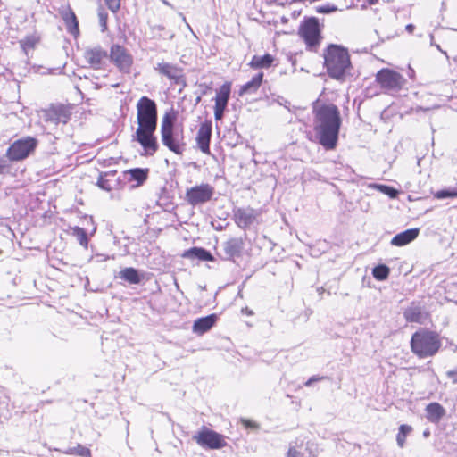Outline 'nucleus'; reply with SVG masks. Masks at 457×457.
I'll use <instances>...</instances> for the list:
<instances>
[{
    "instance_id": "nucleus-19",
    "label": "nucleus",
    "mask_w": 457,
    "mask_h": 457,
    "mask_svg": "<svg viewBox=\"0 0 457 457\" xmlns=\"http://www.w3.org/2000/svg\"><path fill=\"white\" fill-rule=\"evenodd\" d=\"M426 418L431 423H438L445 415V408L438 403H431L427 405Z\"/></svg>"
},
{
    "instance_id": "nucleus-14",
    "label": "nucleus",
    "mask_w": 457,
    "mask_h": 457,
    "mask_svg": "<svg viewBox=\"0 0 457 457\" xmlns=\"http://www.w3.org/2000/svg\"><path fill=\"white\" fill-rule=\"evenodd\" d=\"M260 215V210H255L251 207L237 208L234 210L235 222L242 228H245L253 225L254 222H258Z\"/></svg>"
},
{
    "instance_id": "nucleus-47",
    "label": "nucleus",
    "mask_w": 457,
    "mask_h": 457,
    "mask_svg": "<svg viewBox=\"0 0 457 457\" xmlns=\"http://www.w3.org/2000/svg\"><path fill=\"white\" fill-rule=\"evenodd\" d=\"M367 2L370 4H374L375 3H377V0H367Z\"/></svg>"
},
{
    "instance_id": "nucleus-39",
    "label": "nucleus",
    "mask_w": 457,
    "mask_h": 457,
    "mask_svg": "<svg viewBox=\"0 0 457 457\" xmlns=\"http://www.w3.org/2000/svg\"><path fill=\"white\" fill-rule=\"evenodd\" d=\"M303 454L295 448V446L290 445L287 451V457H301Z\"/></svg>"
},
{
    "instance_id": "nucleus-28",
    "label": "nucleus",
    "mask_w": 457,
    "mask_h": 457,
    "mask_svg": "<svg viewBox=\"0 0 457 457\" xmlns=\"http://www.w3.org/2000/svg\"><path fill=\"white\" fill-rule=\"evenodd\" d=\"M71 235L76 237L79 245L87 248L88 245V238L86 230L79 227H71Z\"/></svg>"
},
{
    "instance_id": "nucleus-37",
    "label": "nucleus",
    "mask_w": 457,
    "mask_h": 457,
    "mask_svg": "<svg viewBox=\"0 0 457 457\" xmlns=\"http://www.w3.org/2000/svg\"><path fill=\"white\" fill-rule=\"evenodd\" d=\"M337 8L335 5L326 4L317 8V12L320 13H330L337 11Z\"/></svg>"
},
{
    "instance_id": "nucleus-15",
    "label": "nucleus",
    "mask_w": 457,
    "mask_h": 457,
    "mask_svg": "<svg viewBox=\"0 0 457 457\" xmlns=\"http://www.w3.org/2000/svg\"><path fill=\"white\" fill-rule=\"evenodd\" d=\"M154 70L177 84L179 83L183 77V70L169 62H159L154 67Z\"/></svg>"
},
{
    "instance_id": "nucleus-9",
    "label": "nucleus",
    "mask_w": 457,
    "mask_h": 457,
    "mask_svg": "<svg viewBox=\"0 0 457 457\" xmlns=\"http://www.w3.org/2000/svg\"><path fill=\"white\" fill-rule=\"evenodd\" d=\"M110 59L120 71L129 73L133 64V57L124 46L120 45L112 46Z\"/></svg>"
},
{
    "instance_id": "nucleus-32",
    "label": "nucleus",
    "mask_w": 457,
    "mask_h": 457,
    "mask_svg": "<svg viewBox=\"0 0 457 457\" xmlns=\"http://www.w3.org/2000/svg\"><path fill=\"white\" fill-rule=\"evenodd\" d=\"M67 454H76L82 457H90L91 452L87 447L78 445L74 447L69 448L66 452Z\"/></svg>"
},
{
    "instance_id": "nucleus-43",
    "label": "nucleus",
    "mask_w": 457,
    "mask_h": 457,
    "mask_svg": "<svg viewBox=\"0 0 457 457\" xmlns=\"http://www.w3.org/2000/svg\"><path fill=\"white\" fill-rule=\"evenodd\" d=\"M320 379H322V378L313 376V377L310 378L305 382V386H311L314 382L319 381V380H320Z\"/></svg>"
},
{
    "instance_id": "nucleus-29",
    "label": "nucleus",
    "mask_w": 457,
    "mask_h": 457,
    "mask_svg": "<svg viewBox=\"0 0 457 457\" xmlns=\"http://www.w3.org/2000/svg\"><path fill=\"white\" fill-rule=\"evenodd\" d=\"M390 270L385 264H380L373 268L372 275L373 277L379 281H383L388 278Z\"/></svg>"
},
{
    "instance_id": "nucleus-33",
    "label": "nucleus",
    "mask_w": 457,
    "mask_h": 457,
    "mask_svg": "<svg viewBox=\"0 0 457 457\" xmlns=\"http://www.w3.org/2000/svg\"><path fill=\"white\" fill-rule=\"evenodd\" d=\"M129 174L131 175V178L139 184L143 183L147 178V170L140 168L130 170Z\"/></svg>"
},
{
    "instance_id": "nucleus-16",
    "label": "nucleus",
    "mask_w": 457,
    "mask_h": 457,
    "mask_svg": "<svg viewBox=\"0 0 457 457\" xmlns=\"http://www.w3.org/2000/svg\"><path fill=\"white\" fill-rule=\"evenodd\" d=\"M211 135V127L205 124L201 125L197 131L196 141L200 150L204 154L210 153Z\"/></svg>"
},
{
    "instance_id": "nucleus-30",
    "label": "nucleus",
    "mask_w": 457,
    "mask_h": 457,
    "mask_svg": "<svg viewBox=\"0 0 457 457\" xmlns=\"http://www.w3.org/2000/svg\"><path fill=\"white\" fill-rule=\"evenodd\" d=\"M411 431V427L408 425H401L396 435V442L399 447L403 448L405 444L407 435Z\"/></svg>"
},
{
    "instance_id": "nucleus-36",
    "label": "nucleus",
    "mask_w": 457,
    "mask_h": 457,
    "mask_svg": "<svg viewBox=\"0 0 457 457\" xmlns=\"http://www.w3.org/2000/svg\"><path fill=\"white\" fill-rule=\"evenodd\" d=\"M108 8L112 12H116L120 7V0H104Z\"/></svg>"
},
{
    "instance_id": "nucleus-50",
    "label": "nucleus",
    "mask_w": 457,
    "mask_h": 457,
    "mask_svg": "<svg viewBox=\"0 0 457 457\" xmlns=\"http://www.w3.org/2000/svg\"><path fill=\"white\" fill-rule=\"evenodd\" d=\"M428 435V432H424V436H427Z\"/></svg>"
},
{
    "instance_id": "nucleus-1",
    "label": "nucleus",
    "mask_w": 457,
    "mask_h": 457,
    "mask_svg": "<svg viewBox=\"0 0 457 457\" xmlns=\"http://www.w3.org/2000/svg\"><path fill=\"white\" fill-rule=\"evenodd\" d=\"M313 130L317 142L326 150H333L338 142L342 124L340 112L333 104H324L313 108Z\"/></svg>"
},
{
    "instance_id": "nucleus-44",
    "label": "nucleus",
    "mask_w": 457,
    "mask_h": 457,
    "mask_svg": "<svg viewBox=\"0 0 457 457\" xmlns=\"http://www.w3.org/2000/svg\"><path fill=\"white\" fill-rule=\"evenodd\" d=\"M242 312L246 315H253V311L248 309L247 307L242 309Z\"/></svg>"
},
{
    "instance_id": "nucleus-40",
    "label": "nucleus",
    "mask_w": 457,
    "mask_h": 457,
    "mask_svg": "<svg viewBox=\"0 0 457 457\" xmlns=\"http://www.w3.org/2000/svg\"><path fill=\"white\" fill-rule=\"evenodd\" d=\"M225 109L214 107V118L216 120H220L223 118Z\"/></svg>"
},
{
    "instance_id": "nucleus-2",
    "label": "nucleus",
    "mask_w": 457,
    "mask_h": 457,
    "mask_svg": "<svg viewBox=\"0 0 457 457\" xmlns=\"http://www.w3.org/2000/svg\"><path fill=\"white\" fill-rule=\"evenodd\" d=\"M138 127L133 139L138 142L147 154H154L158 148L154 134L157 128V106L154 100L142 96L137 104Z\"/></svg>"
},
{
    "instance_id": "nucleus-13",
    "label": "nucleus",
    "mask_w": 457,
    "mask_h": 457,
    "mask_svg": "<svg viewBox=\"0 0 457 457\" xmlns=\"http://www.w3.org/2000/svg\"><path fill=\"white\" fill-rule=\"evenodd\" d=\"M377 81L383 88L397 90L403 85L404 79L398 72L388 69H383L377 74Z\"/></svg>"
},
{
    "instance_id": "nucleus-26",
    "label": "nucleus",
    "mask_w": 457,
    "mask_h": 457,
    "mask_svg": "<svg viewBox=\"0 0 457 457\" xmlns=\"http://www.w3.org/2000/svg\"><path fill=\"white\" fill-rule=\"evenodd\" d=\"M119 278L130 284H139L141 281L138 271L134 268H125L119 273Z\"/></svg>"
},
{
    "instance_id": "nucleus-12",
    "label": "nucleus",
    "mask_w": 457,
    "mask_h": 457,
    "mask_svg": "<svg viewBox=\"0 0 457 457\" xmlns=\"http://www.w3.org/2000/svg\"><path fill=\"white\" fill-rule=\"evenodd\" d=\"M84 58L90 68L100 70L104 67L108 59V54L100 46H96L85 49Z\"/></svg>"
},
{
    "instance_id": "nucleus-41",
    "label": "nucleus",
    "mask_w": 457,
    "mask_h": 457,
    "mask_svg": "<svg viewBox=\"0 0 457 457\" xmlns=\"http://www.w3.org/2000/svg\"><path fill=\"white\" fill-rule=\"evenodd\" d=\"M8 161L4 158H0V174L4 173L5 170H8Z\"/></svg>"
},
{
    "instance_id": "nucleus-46",
    "label": "nucleus",
    "mask_w": 457,
    "mask_h": 457,
    "mask_svg": "<svg viewBox=\"0 0 457 457\" xmlns=\"http://www.w3.org/2000/svg\"><path fill=\"white\" fill-rule=\"evenodd\" d=\"M162 2L165 5L171 7V4H170L167 0H162Z\"/></svg>"
},
{
    "instance_id": "nucleus-42",
    "label": "nucleus",
    "mask_w": 457,
    "mask_h": 457,
    "mask_svg": "<svg viewBox=\"0 0 457 457\" xmlns=\"http://www.w3.org/2000/svg\"><path fill=\"white\" fill-rule=\"evenodd\" d=\"M446 375L453 383H457V367L454 370H448Z\"/></svg>"
},
{
    "instance_id": "nucleus-20",
    "label": "nucleus",
    "mask_w": 457,
    "mask_h": 457,
    "mask_svg": "<svg viewBox=\"0 0 457 457\" xmlns=\"http://www.w3.org/2000/svg\"><path fill=\"white\" fill-rule=\"evenodd\" d=\"M403 317L408 322L422 324L427 318V314L420 306L412 304L405 309L403 312Z\"/></svg>"
},
{
    "instance_id": "nucleus-22",
    "label": "nucleus",
    "mask_w": 457,
    "mask_h": 457,
    "mask_svg": "<svg viewBox=\"0 0 457 457\" xmlns=\"http://www.w3.org/2000/svg\"><path fill=\"white\" fill-rule=\"evenodd\" d=\"M263 79V72L254 75L250 81L243 85L239 90V96L255 93L260 87Z\"/></svg>"
},
{
    "instance_id": "nucleus-34",
    "label": "nucleus",
    "mask_w": 457,
    "mask_h": 457,
    "mask_svg": "<svg viewBox=\"0 0 457 457\" xmlns=\"http://www.w3.org/2000/svg\"><path fill=\"white\" fill-rule=\"evenodd\" d=\"M435 197L437 199H445L447 197H457V187L453 189H443L435 193Z\"/></svg>"
},
{
    "instance_id": "nucleus-4",
    "label": "nucleus",
    "mask_w": 457,
    "mask_h": 457,
    "mask_svg": "<svg viewBox=\"0 0 457 457\" xmlns=\"http://www.w3.org/2000/svg\"><path fill=\"white\" fill-rule=\"evenodd\" d=\"M440 347L438 335L426 328L417 330L411 339V349L419 358L434 356Z\"/></svg>"
},
{
    "instance_id": "nucleus-48",
    "label": "nucleus",
    "mask_w": 457,
    "mask_h": 457,
    "mask_svg": "<svg viewBox=\"0 0 457 457\" xmlns=\"http://www.w3.org/2000/svg\"><path fill=\"white\" fill-rule=\"evenodd\" d=\"M98 185L100 186V187L104 188V184H100V182H99Z\"/></svg>"
},
{
    "instance_id": "nucleus-11",
    "label": "nucleus",
    "mask_w": 457,
    "mask_h": 457,
    "mask_svg": "<svg viewBox=\"0 0 457 457\" xmlns=\"http://www.w3.org/2000/svg\"><path fill=\"white\" fill-rule=\"evenodd\" d=\"M300 34L306 43L308 49L315 50L320 39L318 21L315 18L306 21L301 28Z\"/></svg>"
},
{
    "instance_id": "nucleus-45",
    "label": "nucleus",
    "mask_w": 457,
    "mask_h": 457,
    "mask_svg": "<svg viewBox=\"0 0 457 457\" xmlns=\"http://www.w3.org/2000/svg\"><path fill=\"white\" fill-rule=\"evenodd\" d=\"M405 29L408 32L411 33L414 29V26L412 24H408Z\"/></svg>"
},
{
    "instance_id": "nucleus-24",
    "label": "nucleus",
    "mask_w": 457,
    "mask_h": 457,
    "mask_svg": "<svg viewBox=\"0 0 457 457\" xmlns=\"http://www.w3.org/2000/svg\"><path fill=\"white\" fill-rule=\"evenodd\" d=\"M243 249V241L240 238H231L224 244V251L228 257L239 255Z\"/></svg>"
},
{
    "instance_id": "nucleus-6",
    "label": "nucleus",
    "mask_w": 457,
    "mask_h": 457,
    "mask_svg": "<svg viewBox=\"0 0 457 457\" xmlns=\"http://www.w3.org/2000/svg\"><path fill=\"white\" fill-rule=\"evenodd\" d=\"M37 141L30 137L16 140L7 149L6 156L10 161H21L27 158L34 151Z\"/></svg>"
},
{
    "instance_id": "nucleus-7",
    "label": "nucleus",
    "mask_w": 457,
    "mask_h": 457,
    "mask_svg": "<svg viewBox=\"0 0 457 457\" xmlns=\"http://www.w3.org/2000/svg\"><path fill=\"white\" fill-rule=\"evenodd\" d=\"M193 439L202 447L208 449H220L226 446V438L224 436L203 428L200 431L193 436Z\"/></svg>"
},
{
    "instance_id": "nucleus-25",
    "label": "nucleus",
    "mask_w": 457,
    "mask_h": 457,
    "mask_svg": "<svg viewBox=\"0 0 457 457\" xmlns=\"http://www.w3.org/2000/svg\"><path fill=\"white\" fill-rule=\"evenodd\" d=\"M273 61L274 58L269 54L262 56L254 55L250 62V66L255 69L269 68Z\"/></svg>"
},
{
    "instance_id": "nucleus-18",
    "label": "nucleus",
    "mask_w": 457,
    "mask_h": 457,
    "mask_svg": "<svg viewBox=\"0 0 457 457\" xmlns=\"http://www.w3.org/2000/svg\"><path fill=\"white\" fill-rule=\"evenodd\" d=\"M419 235V228H410L395 235L391 244L395 246L405 245L413 241Z\"/></svg>"
},
{
    "instance_id": "nucleus-38",
    "label": "nucleus",
    "mask_w": 457,
    "mask_h": 457,
    "mask_svg": "<svg viewBox=\"0 0 457 457\" xmlns=\"http://www.w3.org/2000/svg\"><path fill=\"white\" fill-rule=\"evenodd\" d=\"M241 422L246 428L256 429L259 427L256 422L250 420L243 419Z\"/></svg>"
},
{
    "instance_id": "nucleus-8",
    "label": "nucleus",
    "mask_w": 457,
    "mask_h": 457,
    "mask_svg": "<svg viewBox=\"0 0 457 457\" xmlns=\"http://www.w3.org/2000/svg\"><path fill=\"white\" fill-rule=\"evenodd\" d=\"M214 194V187L207 183L187 188L186 191V201L193 205H199L209 202Z\"/></svg>"
},
{
    "instance_id": "nucleus-23",
    "label": "nucleus",
    "mask_w": 457,
    "mask_h": 457,
    "mask_svg": "<svg viewBox=\"0 0 457 457\" xmlns=\"http://www.w3.org/2000/svg\"><path fill=\"white\" fill-rule=\"evenodd\" d=\"M183 257L188 259H197L200 261H212L213 257L211 253L204 248L193 247L186 251Z\"/></svg>"
},
{
    "instance_id": "nucleus-49",
    "label": "nucleus",
    "mask_w": 457,
    "mask_h": 457,
    "mask_svg": "<svg viewBox=\"0 0 457 457\" xmlns=\"http://www.w3.org/2000/svg\"><path fill=\"white\" fill-rule=\"evenodd\" d=\"M98 185L100 186V187L104 188V184H100V182H99Z\"/></svg>"
},
{
    "instance_id": "nucleus-27",
    "label": "nucleus",
    "mask_w": 457,
    "mask_h": 457,
    "mask_svg": "<svg viewBox=\"0 0 457 457\" xmlns=\"http://www.w3.org/2000/svg\"><path fill=\"white\" fill-rule=\"evenodd\" d=\"M64 21L68 31L75 37L79 35V24L73 12H70L64 16Z\"/></svg>"
},
{
    "instance_id": "nucleus-31",
    "label": "nucleus",
    "mask_w": 457,
    "mask_h": 457,
    "mask_svg": "<svg viewBox=\"0 0 457 457\" xmlns=\"http://www.w3.org/2000/svg\"><path fill=\"white\" fill-rule=\"evenodd\" d=\"M370 187L378 189L379 192L388 195L390 198H395L398 195V191L389 186L381 184H372Z\"/></svg>"
},
{
    "instance_id": "nucleus-10",
    "label": "nucleus",
    "mask_w": 457,
    "mask_h": 457,
    "mask_svg": "<svg viewBox=\"0 0 457 457\" xmlns=\"http://www.w3.org/2000/svg\"><path fill=\"white\" fill-rule=\"evenodd\" d=\"M71 118V111L68 106L63 104L51 105L42 112V119L45 122L58 125L67 123Z\"/></svg>"
},
{
    "instance_id": "nucleus-5",
    "label": "nucleus",
    "mask_w": 457,
    "mask_h": 457,
    "mask_svg": "<svg viewBox=\"0 0 457 457\" xmlns=\"http://www.w3.org/2000/svg\"><path fill=\"white\" fill-rule=\"evenodd\" d=\"M174 119L170 114L166 113L162 120V141L170 151L177 154H181L184 150V144L173 136Z\"/></svg>"
},
{
    "instance_id": "nucleus-21",
    "label": "nucleus",
    "mask_w": 457,
    "mask_h": 457,
    "mask_svg": "<svg viewBox=\"0 0 457 457\" xmlns=\"http://www.w3.org/2000/svg\"><path fill=\"white\" fill-rule=\"evenodd\" d=\"M230 92L231 84L229 82L224 83L219 89H217L214 107L226 109Z\"/></svg>"
},
{
    "instance_id": "nucleus-17",
    "label": "nucleus",
    "mask_w": 457,
    "mask_h": 457,
    "mask_svg": "<svg viewBox=\"0 0 457 457\" xmlns=\"http://www.w3.org/2000/svg\"><path fill=\"white\" fill-rule=\"evenodd\" d=\"M216 320V314H210L208 316L199 318L194 321L193 332L198 335H203L212 328Z\"/></svg>"
},
{
    "instance_id": "nucleus-35",
    "label": "nucleus",
    "mask_w": 457,
    "mask_h": 457,
    "mask_svg": "<svg viewBox=\"0 0 457 457\" xmlns=\"http://www.w3.org/2000/svg\"><path fill=\"white\" fill-rule=\"evenodd\" d=\"M107 17L108 14L104 10L100 9L98 12V18L102 27V31H104L107 29Z\"/></svg>"
},
{
    "instance_id": "nucleus-3",
    "label": "nucleus",
    "mask_w": 457,
    "mask_h": 457,
    "mask_svg": "<svg viewBox=\"0 0 457 457\" xmlns=\"http://www.w3.org/2000/svg\"><path fill=\"white\" fill-rule=\"evenodd\" d=\"M324 61L328 75L336 79H343L351 68L347 50L337 45H330L327 48Z\"/></svg>"
}]
</instances>
